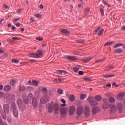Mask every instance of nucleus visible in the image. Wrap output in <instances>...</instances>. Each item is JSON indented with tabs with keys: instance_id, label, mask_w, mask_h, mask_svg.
Wrapping results in <instances>:
<instances>
[{
	"instance_id": "obj_1",
	"label": "nucleus",
	"mask_w": 125,
	"mask_h": 125,
	"mask_svg": "<svg viewBox=\"0 0 125 125\" xmlns=\"http://www.w3.org/2000/svg\"><path fill=\"white\" fill-rule=\"evenodd\" d=\"M49 110H65L64 108L61 107L59 106V104L55 103L54 102H51L49 103V106H48Z\"/></svg>"
},
{
	"instance_id": "obj_2",
	"label": "nucleus",
	"mask_w": 125,
	"mask_h": 125,
	"mask_svg": "<svg viewBox=\"0 0 125 125\" xmlns=\"http://www.w3.org/2000/svg\"><path fill=\"white\" fill-rule=\"evenodd\" d=\"M49 97H48L47 95H45L44 96H42L41 98L40 99V107H41V105L42 104H45L47 103V102L49 101Z\"/></svg>"
},
{
	"instance_id": "obj_3",
	"label": "nucleus",
	"mask_w": 125,
	"mask_h": 125,
	"mask_svg": "<svg viewBox=\"0 0 125 125\" xmlns=\"http://www.w3.org/2000/svg\"><path fill=\"white\" fill-rule=\"evenodd\" d=\"M28 56L33 57V58H39V57H42V52L41 50H38L36 53L29 54Z\"/></svg>"
},
{
	"instance_id": "obj_4",
	"label": "nucleus",
	"mask_w": 125,
	"mask_h": 125,
	"mask_svg": "<svg viewBox=\"0 0 125 125\" xmlns=\"http://www.w3.org/2000/svg\"><path fill=\"white\" fill-rule=\"evenodd\" d=\"M87 100L88 102H89V105H91V107H94L98 105V102L96 101L92 100V97L91 96H89Z\"/></svg>"
},
{
	"instance_id": "obj_5",
	"label": "nucleus",
	"mask_w": 125,
	"mask_h": 125,
	"mask_svg": "<svg viewBox=\"0 0 125 125\" xmlns=\"http://www.w3.org/2000/svg\"><path fill=\"white\" fill-rule=\"evenodd\" d=\"M103 101L104 102L102 105L103 109H108L109 107V104H108V100L107 99H103Z\"/></svg>"
},
{
	"instance_id": "obj_6",
	"label": "nucleus",
	"mask_w": 125,
	"mask_h": 125,
	"mask_svg": "<svg viewBox=\"0 0 125 125\" xmlns=\"http://www.w3.org/2000/svg\"><path fill=\"white\" fill-rule=\"evenodd\" d=\"M32 106L34 108H37L38 105V99L36 97H33L32 102Z\"/></svg>"
},
{
	"instance_id": "obj_7",
	"label": "nucleus",
	"mask_w": 125,
	"mask_h": 125,
	"mask_svg": "<svg viewBox=\"0 0 125 125\" xmlns=\"http://www.w3.org/2000/svg\"><path fill=\"white\" fill-rule=\"evenodd\" d=\"M125 93L121 92L117 94V99L119 101H122L124 99V96H125Z\"/></svg>"
},
{
	"instance_id": "obj_8",
	"label": "nucleus",
	"mask_w": 125,
	"mask_h": 125,
	"mask_svg": "<svg viewBox=\"0 0 125 125\" xmlns=\"http://www.w3.org/2000/svg\"><path fill=\"white\" fill-rule=\"evenodd\" d=\"M64 58H65V59H68V60L70 61L78 60V58H77L76 56L66 55L64 57Z\"/></svg>"
},
{
	"instance_id": "obj_9",
	"label": "nucleus",
	"mask_w": 125,
	"mask_h": 125,
	"mask_svg": "<svg viewBox=\"0 0 125 125\" xmlns=\"http://www.w3.org/2000/svg\"><path fill=\"white\" fill-rule=\"evenodd\" d=\"M91 59H92V58H91L90 57H89L82 59V61L83 63H88V62H89Z\"/></svg>"
},
{
	"instance_id": "obj_10",
	"label": "nucleus",
	"mask_w": 125,
	"mask_h": 125,
	"mask_svg": "<svg viewBox=\"0 0 125 125\" xmlns=\"http://www.w3.org/2000/svg\"><path fill=\"white\" fill-rule=\"evenodd\" d=\"M57 74L59 75H63V74H64L66 75V74H68V72L66 70H59L57 71Z\"/></svg>"
},
{
	"instance_id": "obj_11",
	"label": "nucleus",
	"mask_w": 125,
	"mask_h": 125,
	"mask_svg": "<svg viewBox=\"0 0 125 125\" xmlns=\"http://www.w3.org/2000/svg\"><path fill=\"white\" fill-rule=\"evenodd\" d=\"M60 112H61V117H62V118H63L66 116V110H60Z\"/></svg>"
},
{
	"instance_id": "obj_12",
	"label": "nucleus",
	"mask_w": 125,
	"mask_h": 125,
	"mask_svg": "<svg viewBox=\"0 0 125 125\" xmlns=\"http://www.w3.org/2000/svg\"><path fill=\"white\" fill-rule=\"evenodd\" d=\"M17 103L19 108H21L23 103V101H22V99H21V98H18L17 99Z\"/></svg>"
},
{
	"instance_id": "obj_13",
	"label": "nucleus",
	"mask_w": 125,
	"mask_h": 125,
	"mask_svg": "<svg viewBox=\"0 0 125 125\" xmlns=\"http://www.w3.org/2000/svg\"><path fill=\"white\" fill-rule=\"evenodd\" d=\"M8 112V110H2V111H1V114H2V117L3 119H6V113Z\"/></svg>"
},
{
	"instance_id": "obj_14",
	"label": "nucleus",
	"mask_w": 125,
	"mask_h": 125,
	"mask_svg": "<svg viewBox=\"0 0 125 125\" xmlns=\"http://www.w3.org/2000/svg\"><path fill=\"white\" fill-rule=\"evenodd\" d=\"M19 89L20 91H21V92L25 91V90H26V87H25L24 85H20L19 86Z\"/></svg>"
},
{
	"instance_id": "obj_15",
	"label": "nucleus",
	"mask_w": 125,
	"mask_h": 125,
	"mask_svg": "<svg viewBox=\"0 0 125 125\" xmlns=\"http://www.w3.org/2000/svg\"><path fill=\"white\" fill-rule=\"evenodd\" d=\"M123 51L124 50L121 48H117L114 50V52L116 53H122Z\"/></svg>"
},
{
	"instance_id": "obj_16",
	"label": "nucleus",
	"mask_w": 125,
	"mask_h": 125,
	"mask_svg": "<svg viewBox=\"0 0 125 125\" xmlns=\"http://www.w3.org/2000/svg\"><path fill=\"white\" fill-rule=\"evenodd\" d=\"M95 99L96 101H101V99H102V97L101 96L98 95L95 96Z\"/></svg>"
},
{
	"instance_id": "obj_17",
	"label": "nucleus",
	"mask_w": 125,
	"mask_h": 125,
	"mask_svg": "<svg viewBox=\"0 0 125 125\" xmlns=\"http://www.w3.org/2000/svg\"><path fill=\"white\" fill-rule=\"evenodd\" d=\"M90 10V8L87 7L84 10V15L85 16H86V15H87V14H88V13H89V11Z\"/></svg>"
},
{
	"instance_id": "obj_18",
	"label": "nucleus",
	"mask_w": 125,
	"mask_h": 125,
	"mask_svg": "<svg viewBox=\"0 0 125 125\" xmlns=\"http://www.w3.org/2000/svg\"><path fill=\"white\" fill-rule=\"evenodd\" d=\"M13 97H14V95L12 94H10L8 95L7 99V100H12V99H13Z\"/></svg>"
},
{
	"instance_id": "obj_19",
	"label": "nucleus",
	"mask_w": 125,
	"mask_h": 125,
	"mask_svg": "<svg viewBox=\"0 0 125 125\" xmlns=\"http://www.w3.org/2000/svg\"><path fill=\"white\" fill-rule=\"evenodd\" d=\"M4 89L5 91H9L11 89V86L10 85H6L4 87Z\"/></svg>"
},
{
	"instance_id": "obj_20",
	"label": "nucleus",
	"mask_w": 125,
	"mask_h": 125,
	"mask_svg": "<svg viewBox=\"0 0 125 125\" xmlns=\"http://www.w3.org/2000/svg\"><path fill=\"white\" fill-rule=\"evenodd\" d=\"M61 33H62V34H65V35H68L69 34V31L66 29H62L61 31Z\"/></svg>"
},
{
	"instance_id": "obj_21",
	"label": "nucleus",
	"mask_w": 125,
	"mask_h": 125,
	"mask_svg": "<svg viewBox=\"0 0 125 125\" xmlns=\"http://www.w3.org/2000/svg\"><path fill=\"white\" fill-rule=\"evenodd\" d=\"M85 97H86V94H82L80 96V99L81 100H83Z\"/></svg>"
},
{
	"instance_id": "obj_22",
	"label": "nucleus",
	"mask_w": 125,
	"mask_h": 125,
	"mask_svg": "<svg viewBox=\"0 0 125 125\" xmlns=\"http://www.w3.org/2000/svg\"><path fill=\"white\" fill-rule=\"evenodd\" d=\"M75 95H71L69 96V100L70 101H75Z\"/></svg>"
},
{
	"instance_id": "obj_23",
	"label": "nucleus",
	"mask_w": 125,
	"mask_h": 125,
	"mask_svg": "<svg viewBox=\"0 0 125 125\" xmlns=\"http://www.w3.org/2000/svg\"><path fill=\"white\" fill-rule=\"evenodd\" d=\"M61 79H55L54 80V83H61Z\"/></svg>"
},
{
	"instance_id": "obj_24",
	"label": "nucleus",
	"mask_w": 125,
	"mask_h": 125,
	"mask_svg": "<svg viewBox=\"0 0 125 125\" xmlns=\"http://www.w3.org/2000/svg\"><path fill=\"white\" fill-rule=\"evenodd\" d=\"M11 109V110H16V104H15L14 103L12 104Z\"/></svg>"
},
{
	"instance_id": "obj_25",
	"label": "nucleus",
	"mask_w": 125,
	"mask_h": 125,
	"mask_svg": "<svg viewBox=\"0 0 125 125\" xmlns=\"http://www.w3.org/2000/svg\"><path fill=\"white\" fill-rule=\"evenodd\" d=\"M42 91L44 94H47V93H48V90L46 88H43L42 89Z\"/></svg>"
},
{
	"instance_id": "obj_26",
	"label": "nucleus",
	"mask_w": 125,
	"mask_h": 125,
	"mask_svg": "<svg viewBox=\"0 0 125 125\" xmlns=\"http://www.w3.org/2000/svg\"><path fill=\"white\" fill-rule=\"evenodd\" d=\"M57 92L58 94H63V92H64V91H63V90L62 89H58L57 90Z\"/></svg>"
},
{
	"instance_id": "obj_27",
	"label": "nucleus",
	"mask_w": 125,
	"mask_h": 125,
	"mask_svg": "<svg viewBox=\"0 0 125 125\" xmlns=\"http://www.w3.org/2000/svg\"><path fill=\"white\" fill-rule=\"evenodd\" d=\"M118 107L119 108V109H125V108L123 106V104L121 103H119L118 104Z\"/></svg>"
},
{
	"instance_id": "obj_28",
	"label": "nucleus",
	"mask_w": 125,
	"mask_h": 125,
	"mask_svg": "<svg viewBox=\"0 0 125 125\" xmlns=\"http://www.w3.org/2000/svg\"><path fill=\"white\" fill-rule=\"evenodd\" d=\"M34 95H35V96H36V97L39 98V97H40V91H35V92L34 93Z\"/></svg>"
},
{
	"instance_id": "obj_29",
	"label": "nucleus",
	"mask_w": 125,
	"mask_h": 125,
	"mask_svg": "<svg viewBox=\"0 0 125 125\" xmlns=\"http://www.w3.org/2000/svg\"><path fill=\"white\" fill-rule=\"evenodd\" d=\"M76 42L77 43H82V42H84V40L83 39H79L76 40Z\"/></svg>"
},
{
	"instance_id": "obj_30",
	"label": "nucleus",
	"mask_w": 125,
	"mask_h": 125,
	"mask_svg": "<svg viewBox=\"0 0 125 125\" xmlns=\"http://www.w3.org/2000/svg\"><path fill=\"white\" fill-rule=\"evenodd\" d=\"M110 102L111 103H115V102H116V99H115V98L111 97L110 98Z\"/></svg>"
},
{
	"instance_id": "obj_31",
	"label": "nucleus",
	"mask_w": 125,
	"mask_h": 125,
	"mask_svg": "<svg viewBox=\"0 0 125 125\" xmlns=\"http://www.w3.org/2000/svg\"><path fill=\"white\" fill-rule=\"evenodd\" d=\"M103 32H104V29H100L98 33V36H99L100 37V36H101V35H102V34H103Z\"/></svg>"
},
{
	"instance_id": "obj_32",
	"label": "nucleus",
	"mask_w": 125,
	"mask_h": 125,
	"mask_svg": "<svg viewBox=\"0 0 125 125\" xmlns=\"http://www.w3.org/2000/svg\"><path fill=\"white\" fill-rule=\"evenodd\" d=\"M120 46H123V44L121 43H118L114 46L115 48H117V47H120Z\"/></svg>"
},
{
	"instance_id": "obj_33",
	"label": "nucleus",
	"mask_w": 125,
	"mask_h": 125,
	"mask_svg": "<svg viewBox=\"0 0 125 125\" xmlns=\"http://www.w3.org/2000/svg\"><path fill=\"white\" fill-rule=\"evenodd\" d=\"M84 80L86 81V82H91L92 80H91V79H90V77H85L84 78Z\"/></svg>"
},
{
	"instance_id": "obj_34",
	"label": "nucleus",
	"mask_w": 125,
	"mask_h": 125,
	"mask_svg": "<svg viewBox=\"0 0 125 125\" xmlns=\"http://www.w3.org/2000/svg\"><path fill=\"white\" fill-rule=\"evenodd\" d=\"M32 83L35 86H38V84H39L38 82H37L36 80H33Z\"/></svg>"
},
{
	"instance_id": "obj_35",
	"label": "nucleus",
	"mask_w": 125,
	"mask_h": 125,
	"mask_svg": "<svg viewBox=\"0 0 125 125\" xmlns=\"http://www.w3.org/2000/svg\"><path fill=\"white\" fill-rule=\"evenodd\" d=\"M14 116L15 118L18 117V111L17 110H14Z\"/></svg>"
},
{
	"instance_id": "obj_36",
	"label": "nucleus",
	"mask_w": 125,
	"mask_h": 125,
	"mask_svg": "<svg viewBox=\"0 0 125 125\" xmlns=\"http://www.w3.org/2000/svg\"><path fill=\"white\" fill-rule=\"evenodd\" d=\"M105 60V59H101L100 60H96V63H101V62H103Z\"/></svg>"
},
{
	"instance_id": "obj_37",
	"label": "nucleus",
	"mask_w": 125,
	"mask_h": 125,
	"mask_svg": "<svg viewBox=\"0 0 125 125\" xmlns=\"http://www.w3.org/2000/svg\"><path fill=\"white\" fill-rule=\"evenodd\" d=\"M90 113V111L89 110H84L85 116H88Z\"/></svg>"
},
{
	"instance_id": "obj_38",
	"label": "nucleus",
	"mask_w": 125,
	"mask_h": 125,
	"mask_svg": "<svg viewBox=\"0 0 125 125\" xmlns=\"http://www.w3.org/2000/svg\"><path fill=\"white\" fill-rule=\"evenodd\" d=\"M82 113H83V110H77V115H78V116H80L82 115Z\"/></svg>"
},
{
	"instance_id": "obj_39",
	"label": "nucleus",
	"mask_w": 125,
	"mask_h": 125,
	"mask_svg": "<svg viewBox=\"0 0 125 125\" xmlns=\"http://www.w3.org/2000/svg\"><path fill=\"white\" fill-rule=\"evenodd\" d=\"M27 90L28 91H34V88H33V87H31V86L27 87Z\"/></svg>"
},
{
	"instance_id": "obj_40",
	"label": "nucleus",
	"mask_w": 125,
	"mask_h": 125,
	"mask_svg": "<svg viewBox=\"0 0 125 125\" xmlns=\"http://www.w3.org/2000/svg\"><path fill=\"white\" fill-rule=\"evenodd\" d=\"M4 110H9V106L8 104H4Z\"/></svg>"
},
{
	"instance_id": "obj_41",
	"label": "nucleus",
	"mask_w": 125,
	"mask_h": 125,
	"mask_svg": "<svg viewBox=\"0 0 125 125\" xmlns=\"http://www.w3.org/2000/svg\"><path fill=\"white\" fill-rule=\"evenodd\" d=\"M116 112H119V113H121L122 110H111V114H113Z\"/></svg>"
},
{
	"instance_id": "obj_42",
	"label": "nucleus",
	"mask_w": 125,
	"mask_h": 125,
	"mask_svg": "<svg viewBox=\"0 0 125 125\" xmlns=\"http://www.w3.org/2000/svg\"><path fill=\"white\" fill-rule=\"evenodd\" d=\"M33 95L32 94V93H30L28 95V98L29 99V100H30V99H32V98H33Z\"/></svg>"
},
{
	"instance_id": "obj_43",
	"label": "nucleus",
	"mask_w": 125,
	"mask_h": 125,
	"mask_svg": "<svg viewBox=\"0 0 125 125\" xmlns=\"http://www.w3.org/2000/svg\"><path fill=\"white\" fill-rule=\"evenodd\" d=\"M30 20V23H34L36 22V19H35V18L31 17Z\"/></svg>"
},
{
	"instance_id": "obj_44",
	"label": "nucleus",
	"mask_w": 125,
	"mask_h": 125,
	"mask_svg": "<svg viewBox=\"0 0 125 125\" xmlns=\"http://www.w3.org/2000/svg\"><path fill=\"white\" fill-rule=\"evenodd\" d=\"M12 62L13 63H19V61H18V60L15 59H12Z\"/></svg>"
},
{
	"instance_id": "obj_45",
	"label": "nucleus",
	"mask_w": 125,
	"mask_h": 125,
	"mask_svg": "<svg viewBox=\"0 0 125 125\" xmlns=\"http://www.w3.org/2000/svg\"><path fill=\"white\" fill-rule=\"evenodd\" d=\"M102 3L104 4H105V5H107L108 7H110V5H109V3H108L107 1L105 0H103L102 1Z\"/></svg>"
},
{
	"instance_id": "obj_46",
	"label": "nucleus",
	"mask_w": 125,
	"mask_h": 125,
	"mask_svg": "<svg viewBox=\"0 0 125 125\" xmlns=\"http://www.w3.org/2000/svg\"><path fill=\"white\" fill-rule=\"evenodd\" d=\"M29 100H30V99L28 98L23 99V101L25 104H28V103H29Z\"/></svg>"
},
{
	"instance_id": "obj_47",
	"label": "nucleus",
	"mask_w": 125,
	"mask_h": 125,
	"mask_svg": "<svg viewBox=\"0 0 125 125\" xmlns=\"http://www.w3.org/2000/svg\"><path fill=\"white\" fill-rule=\"evenodd\" d=\"M11 85H15V80H11L10 81Z\"/></svg>"
},
{
	"instance_id": "obj_48",
	"label": "nucleus",
	"mask_w": 125,
	"mask_h": 125,
	"mask_svg": "<svg viewBox=\"0 0 125 125\" xmlns=\"http://www.w3.org/2000/svg\"><path fill=\"white\" fill-rule=\"evenodd\" d=\"M37 41H43V38H41L40 37H37L36 38Z\"/></svg>"
},
{
	"instance_id": "obj_49",
	"label": "nucleus",
	"mask_w": 125,
	"mask_h": 125,
	"mask_svg": "<svg viewBox=\"0 0 125 125\" xmlns=\"http://www.w3.org/2000/svg\"><path fill=\"white\" fill-rule=\"evenodd\" d=\"M77 110H83V107L82 105H79L77 107Z\"/></svg>"
},
{
	"instance_id": "obj_50",
	"label": "nucleus",
	"mask_w": 125,
	"mask_h": 125,
	"mask_svg": "<svg viewBox=\"0 0 125 125\" xmlns=\"http://www.w3.org/2000/svg\"><path fill=\"white\" fill-rule=\"evenodd\" d=\"M79 69L78 67H74L73 68V71L75 72V73H76V72H78V71H79Z\"/></svg>"
},
{
	"instance_id": "obj_51",
	"label": "nucleus",
	"mask_w": 125,
	"mask_h": 125,
	"mask_svg": "<svg viewBox=\"0 0 125 125\" xmlns=\"http://www.w3.org/2000/svg\"><path fill=\"white\" fill-rule=\"evenodd\" d=\"M18 20H19V18H16V19H14L12 21V22L14 24L15 23H16V22H17V21H18Z\"/></svg>"
},
{
	"instance_id": "obj_52",
	"label": "nucleus",
	"mask_w": 125,
	"mask_h": 125,
	"mask_svg": "<svg viewBox=\"0 0 125 125\" xmlns=\"http://www.w3.org/2000/svg\"><path fill=\"white\" fill-rule=\"evenodd\" d=\"M99 111V110H92V114L93 115H95V114H96V113H98Z\"/></svg>"
},
{
	"instance_id": "obj_53",
	"label": "nucleus",
	"mask_w": 125,
	"mask_h": 125,
	"mask_svg": "<svg viewBox=\"0 0 125 125\" xmlns=\"http://www.w3.org/2000/svg\"><path fill=\"white\" fill-rule=\"evenodd\" d=\"M74 114V110H69V115H72Z\"/></svg>"
},
{
	"instance_id": "obj_54",
	"label": "nucleus",
	"mask_w": 125,
	"mask_h": 125,
	"mask_svg": "<svg viewBox=\"0 0 125 125\" xmlns=\"http://www.w3.org/2000/svg\"><path fill=\"white\" fill-rule=\"evenodd\" d=\"M101 14L102 16H104V11H103V9H100Z\"/></svg>"
},
{
	"instance_id": "obj_55",
	"label": "nucleus",
	"mask_w": 125,
	"mask_h": 125,
	"mask_svg": "<svg viewBox=\"0 0 125 125\" xmlns=\"http://www.w3.org/2000/svg\"><path fill=\"white\" fill-rule=\"evenodd\" d=\"M4 96V94L2 92H0V98H2Z\"/></svg>"
},
{
	"instance_id": "obj_56",
	"label": "nucleus",
	"mask_w": 125,
	"mask_h": 125,
	"mask_svg": "<svg viewBox=\"0 0 125 125\" xmlns=\"http://www.w3.org/2000/svg\"><path fill=\"white\" fill-rule=\"evenodd\" d=\"M35 16L36 17H38V18H41V17H42V15L40 14H37L35 15Z\"/></svg>"
},
{
	"instance_id": "obj_57",
	"label": "nucleus",
	"mask_w": 125,
	"mask_h": 125,
	"mask_svg": "<svg viewBox=\"0 0 125 125\" xmlns=\"http://www.w3.org/2000/svg\"><path fill=\"white\" fill-rule=\"evenodd\" d=\"M29 62H31V63H35L36 62V60L34 59H31L29 60Z\"/></svg>"
},
{
	"instance_id": "obj_58",
	"label": "nucleus",
	"mask_w": 125,
	"mask_h": 125,
	"mask_svg": "<svg viewBox=\"0 0 125 125\" xmlns=\"http://www.w3.org/2000/svg\"><path fill=\"white\" fill-rule=\"evenodd\" d=\"M61 101L62 102V103L66 104V100L64 99H61Z\"/></svg>"
},
{
	"instance_id": "obj_59",
	"label": "nucleus",
	"mask_w": 125,
	"mask_h": 125,
	"mask_svg": "<svg viewBox=\"0 0 125 125\" xmlns=\"http://www.w3.org/2000/svg\"><path fill=\"white\" fill-rule=\"evenodd\" d=\"M75 109H76V108L74 105H72L70 107V110H75Z\"/></svg>"
},
{
	"instance_id": "obj_60",
	"label": "nucleus",
	"mask_w": 125,
	"mask_h": 125,
	"mask_svg": "<svg viewBox=\"0 0 125 125\" xmlns=\"http://www.w3.org/2000/svg\"><path fill=\"white\" fill-rule=\"evenodd\" d=\"M61 107H66L67 106V104H62L60 105Z\"/></svg>"
},
{
	"instance_id": "obj_61",
	"label": "nucleus",
	"mask_w": 125,
	"mask_h": 125,
	"mask_svg": "<svg viewBox=\"0 0 125 125\" xmlns=\"http://www.w3.org/2000/svg\"><path fill=\"white\" fill-rule=\"evenodd\" d=\"M15 26H16V27H19L20 26H21V24H20L19 23H17L15 24Z\"/></svg>"
},
{
	"instance_id": "obj_62",
	"label": "nucleus",
	"mask_w": 125,
	"mask_h": 125,
	"mask_svg": "<svg viewBox=\"0 0 125 125\" xmlns=\"http://www.w3.org/2000/svg\"><path fill=\"white\" fill-rule=\"evenodd\" d=\"M59 110H55L54 112L55 113V114H58L59 113Z\"/></svg>"
},
{
	"instance_id": "obj_63",
	"label": "nucleus",
	"mask_w": 125,
	"mask_h": 125,
	"mask_svg": "<svg viewBox=\"0 0 125 125\" xmlns=\"http://www.w3.org/2000/svg\"><path fill=\"white\" fill-rule=\"evenodd\" d=\"M85 110H89V106H88L87 105H85Z\"/></svg>"
},
{
	"instance_id": "obj_64",
	"label": "nucleus",
	"mask_w": 125,
	"mask_h": 125,
	"mask_svg": "<svg viewBox=\"0 0 125 125\" xmlns=\"http://www.w3.org/2000/svg\"><path fill=\"white\" fill-rule=\"evenodd\" d=\"M12 40H13L14 41H15L16 40H19V38H17V37H13Z\"/></svg>"
}]
</instances>
